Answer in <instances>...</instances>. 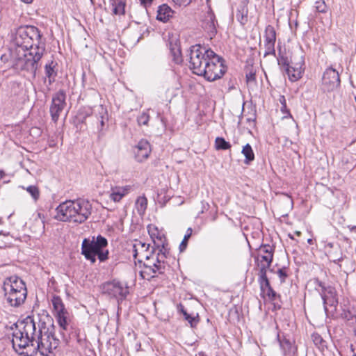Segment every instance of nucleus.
Listing matches in <instances>:
<instances>
[{
  "label": "nucleus",
  "mask_w": 356,
  "mask_h": 356,
  "mask_svg": "<svg viewBox=\"0 0 356 356\" xmlns=\"http://www.w3.org/2000/svg\"><path fill=\"white\" fill-rule=\"evenodd\" d=\"M42 36L34 26L19 27L13 35L10 47L0 57L5 68L22 72L29 79H35L45 51Z\"/></svg>",
  "instance_id": "f257e3e1"
},
{
  "label": "nucleus",
  "mask_w": 356,
  "mask_h": 356,
  "mask_svg": "<svg viewBox=\"0 0 356 356\" xmlns=\"http://www.w3.org/2000/svg\"><path fill=\"white\" fill-rule=\"evenodd\" d=\"M15 327L12 335L13 347L16 352H19L29 346H34L36 341L39 352L43 356H54V350L58 348L60 341L54 335V326H49L44 321H40L39 330L36 332L34 319L30 316L23 321L15 323Z\"/></svg>",
  "instance_id": "f03ea898"
},
{
  "label": "nucleus",
  "mask_w": 356,
  "mask_h": 356,
  "mask_svg": "<svg viewBox=\"0 0 356 356\" xmlns=\"http://www.w3.org/2000/svg\"><path fill=\"white\" fill-rule=\"evenodd\" d=\"M15 327L12 335L13 347L16 352H19L29 346H34L36 341L39 352L43 356H54V350L58 348L60 341L54 335V326H49L44 321H40L39 330L36 332L34 319L30 316L23 321L15 323Z\"/></svg>",
  "instance_id": "7ed1b4c3"
},
{
  "label": "nucleus",
  "mask_w": 356,
  "mask_h": 356,
  "mask_svg": "<svg viewBox=\"0 0 356 356\" xmlns=\"http://www.w3.org/2000/svg\"><path fill=\"white\" fill-rule=\"evenodd\" d=\"M189 58V67L193 73L204 76L208 81L221 79L227 71L223 58L200 44L190 47Z\"/></svg>",
  "instance_id": "20e7f679"
},
{
  "label": "nucleus",
  "mask_w": 356,
  "mask_h": 356,
  "mask_svg": "<svg viewBox=\"0 0 356 356\" xmlns=\"http://www.w3.org/2000/svg\"><path fill=\"white\" fill-rule=\"evenodd\" d=\"M56 212L54 218L58 220L81 224L91 215L92 204L85 199L67 200L56 207Z\"/></svg>",
  "instance_id": "39448f33"
},
{
  "label": "nucleus",
  "mask_w": 356,
  "mask_h": 356,
  "mask_svg": "<svg viewBox=\"0 0 356 356\" xmlns=\"http://www.w3.org/2000/svg\"><path fill=\"white\" fill-rule=\"evenodd\" d=\"M3 291L7 302L11 307L23 305L27 297V289L24 280L16 275L7 277L3 282Z\"/></svg>",
  "instance_id": "423d86ee"
},
{
  "label": "nucleus",
  "mask_w": 356,
  "mask_h": 356,
  "mask_svg": "<svg viewBox=\"0 0 356 356\" xmlns=\"http://www.w3.org/2000/svg\"><path fill=\"white\" fill-rule=\"evenodd\" d=\"M107 245V239L102 235L85 238L81 244V254L91 264L96 262L97 257L101 262H104L108 259L109 252L105 249Z\"/></svg>",
  "instance_id": "0eeeda50"
},
{
  "label": "nucleus",
  "mask_w": 356,
  "mask_h": 356,
  "mask_svg": "<svg viewBox=\"0 0 356 356\" xmlns=\"http://www.w3.org/2000/svg\"><path fill=\"white\" fill-rule=\"evenodd\" d=\"M255 262L259 271L258 281L261 292L266 293L269 298H274L275 296V292L271 288L266 275L267 270L270 266L272 262L262 261L261 259H259V258H255Z\"/></svg>",
  "instance_id": "6e6552de"
},
{
  "label": "nucleus",
  "mask_w": 356,
  "mask_h": 356,
  "mask_svg": "<svg viewBox=\"0 0 356 356\" xmlns=\"http://www.w3.org/2000/svg\"><path fill=\"white\" fill-rule=\"evenodd\" d=\"M102 290L104 293L115 298L118 301H122L129 294V289L127 284L115 280L104 283L102 286Z\"/></svg>",
  "instance_id": "1a4fd4ad"
},
{
  "label": "nucleus",
  "mask_w": 356,
  "mask_h": 356,
  "mask_svg": "<svg viewBox=\"0 0 356 356\" xmlns=\"http://www.w3.org/2000/svg\"><path fill=\"white\" fill-rule=\"evenodd\" d=\"M51 302L54 308V314L57 319L58 323L61 329L64 330H67V317L68 312L65 307L60 297L58 296H54L51 299Z\"/></svg>",
  "instance_id": "9d476101"
},
{
  "label": "nucleus",
  "mask_w": 356,
  "mask_h": 356,
  "mask_svg": "<svg viewBox=\"0 0 356 356\" xmlns=\"http://www.w3.org/2000/svg\"><path fill=\"white\" fill-rule=\"evenodd\" d=\"M65 99L66 93L64 90H58L52 97L49 111L51 120L54 122L58 121L60 113L66 106Z\"/></svg>",
  "instance_id": "9b49d317"
},
{
  "label": "nucleus",
  "mask_w": 356,
  "mask_h": 356,
  "mask_svg": "<svg viewBox=\"0 0 356 356\" xmlns=\"http://www.w3.org/2000/svg\"><path fill=\"white\" fill-rule=\"evenodd\" d=\"M339 72L332 67H328L323 73L322 85L323 89L327 91H332L340 86Z\"/></svg>",
  "instance_id": "f8f14e48"
},
{
  "label": "nucleus",
  "mask_w": 356,
  "mask_h": 356,
  "mask_svg": "<svg viewBox=\"0 0 356 356\" xmlns=\"http://www.w3.org/2000/svg\"><path fill=\"white\" fill-rule=\"evenodd\" d=\"M217 21L214 13L210 10L205 15L202 21V27L207 33V37L211 40L217 33Z\"/></svg>",
  "instance_id": "ddd939ff"
},
{
  "label": "nucleus",
  "mask_w": 356,
  "mask_h": 356,
  "mask_svg": "<svg viewBox=\"0 0 356 356\" xmlns=\"http://www.w3.org/2000/svg\"><path fill=\"white\" fill-rule=\"evenodd\" d=\"M135 159L138 162H143L147 159L151 152L150 145L146 140H141L138 142L134 149Z\"/></svg>",
  "instance_id": "4468645a"
},
{
  "label": "nucleus",
  "mask_w": 356,
  "mask_h": 356,
  "mask_svg": "<svg viewBox=\"0 0 356 356\" xmlns=\"http://www.w3.org/2000/svg\"><path fill=\"white\" fill-rule=\"evenodd\" d=\"M146 263L144 264V270L141 271L140 274L144 279L146 278L149 280V278L146 277L145 275H149L150 273H152L150 277H154L155 274L158 273V271L155 270V269L157 268L158 266L156 262V258L154 257V254H152L150 256H146Z\"/></svg>",
  "instance_id": "2eb2a0df"
},
{
  "label": "nucleus",
  "mask_w": 356,
  "mask_h": 356,
  "mask_svg": "<svg viewBox=\"0 0 356 356\" xmlns=\"http://www.w3.org/2000/svg\"><path fill=\"white\" fill-rule=\"evenodd\" d=\"M131 186L127 185L124 186L112 187L110 193V198L115 202H120L126 195L129 193Z\"/></svg>",
  "instance_id": "dca6fc26"
},
{
  "label": "nucleus",
  "mask_w": 356,
  "mask_h": 356,
  "mask_svg": "<svg viewBox=\"0 0 356 356\" xmlns=\"http://www.w3.org/2000/svg\"><path fill=\"white\" fill-rule=\"evenodd\" d=\"M257 251V254L255 258H259V259L268 262L273 261L274 251L273 246L268 244L261 245Z\"/></svg>",
  "instance_id": "f3484780"
},
{
  "label": "nucleus",
  "mask_w": 356,
  "mask_h": 356,
  "mask_svg": "<svg viewBox=\"0 0 356 356\" xmlns=\"http://www.w3.org/2000/svg\"><path fill=\"white\" fill-rule=\"evenodd\" d=\"M174 10L167 4L164 3L159 6L156 19L162 22H167L172 17Z\"/></svg>",
  "instance_id": "a211bd4d"
},
{
  "label": "nucleus",
  "mask_w": 356,
  "mask_h": 356,
  "mask_svg": "<svg viewBox=\"0 0 356 356\" xmlns=\"http://www.w3.org/2000/svg\"><path fill=\"white\" fill-rule=\"evenodd\" d=\"M314 286V289L319 293L321 296H325V293L329 295L333 294V287L331 286H326L325 284L320 281L318 278L312 279L309 282Z\"/></svg>",
  "instance_id": "6ab92c4d"
},
{
  "label": "nucleus",
  "mask_w": 356,
  "mask_h": 356,
  "mask_svg": "<svg viewBox=\"0 0 356 356\" xmlns=\"http://www.w3.org/2000/svg\"><path fill=\"white\" fill-rule=\"evenodd\" d=\"M57 63L51 61L49 63H47L44 66V72H45V81H48V85L51 86L56 80V76H57V71L55 70Z\"/></svg>",
  "instance_id": "aec40b11"
},
{
  "label": "nucleus",
  "mask_w": 356,
  "mask_h": 356,
  "mask_svg": "<svg viewBox=\"0 0 356 356\" xmlns=\"http://www.w3.org/2000/svg\"><path fill=\"white\" fill-rule=\"evenodd\" d=\"M169 49L172 61L175 64H181L183 62L181 48L177 43H169Z\"/></svg>",
  "instance_id": "412c9836"
},
{
  "label": "nucleus",
  "mask_w": 356,
  "mask_h": 356,
  "mask_svg": "<svg viewBox=\"0 0 356 356\" xmlns=\"http://www.w3.org/2000/svg\"><path fill=\"white\" fill-rule=\"evenodd\" d=\"M304 65V60L301 57L300 60L296 63L294 66L291 65V82L298 80L303 73L302 66Z\"/></svg>",
  "instance_id": "4be33fe9"
},
{
  "label": "nucleus",
  "mask_w": 356,
  "mask_h": 356,
  "mask_svg": "<svg viewBox=\"0 0 356 356\" xmlns=\"http://www.w3.org/2000/svg\"><path fill=\"white\" fill-rule=\"evenodd\" d=\"M163 249H164L163 244H162V249L159 250V252L157 253L155 257L156 262L158 266L155 270L158 271L159 274H163L165 270V259L166 258V255L165 252H163Z\"/></svg>",
  "instance_id": "5701e85b"
},
{
  "label": "nucleus",
  "mask_w": 356,
  "mask_h": 356,
  "mask_svg": "<svg viewBox=\"0 0 356 356\" xmlns=\"http://www.w3.org/2000/svg\"><path fill=\"white\" fill-rule=\"evenodd\" d=\"M113 13L115 15H124L126 0H111Z\"/></svg>",
  "instance_id": "b1692460"
},
{
  "label": "nucleus",
  "mask_w": 356,
  "mask_h": 356,
  "mask_svg": "<svg viewBox=\"0 0 356 356\" xmlns=\"http://www.w3.org/2000/svg\"><path fill=\"white\" fill-rule=\"evenodd\" d=\"M98 112L99 114V117L97 118L98 123L99 124V126H98V130L99 132H102L104 129L105 123L108 120V115L107 111L105 108H104L102 106H99L98 108Z\"/></svg>",
  "instance_id": "393cba45"
},
{
  "label": "nucleus",
  "mask_w": 356,
  "mask_h": 356,
  "mask_svg": "<svg viewBox=\"0 0 356 356\" xmlns=\"http://www.w3.org/2000/svg\"><path fill=\"white\" fill-rule=\"evenodd\" d=\"M147 207V199L145 196H140L137 198L135 207L140 216H143Z\"/></svg>",
  "instance_id": "a878e982"
},
{
  "label": "nucleus",
  "mask_w": 356,
  "mask_h": 356,
  "mask_svg": "<svg viewBox=\"0 0 356 356\" xmlns=\"http://www.w3.org/2000/svg\"><path fill=\"white\" fill-rule=\"evenodd\" d=\"M321 298L323 301V305L325 311L327 312V305L334 306L335 307L337 304V300L336 298V291L334 288H333V294L329 295L327 293H325V296H321Z\"/></svg>",
  "instance_id": "bb28decb"
},
{
  "label": "nucleus",
  "mask_w": 356,
  "mask_h": 356,
  "mask_svg": "<svg viewBox=\"0 0 356 356\" xmlns=\"http://www.w3.org/2000/svg\"><path fill=\"white\" fill-rule=\"evenodd\" d=\"M245 79L248 85L256 83V70L252 65H248L245 67Z\"/></svg>",
  "instance_id": "cd10ccee"
},
{
  "label": "nucleus",
  "mask_w": 356,
  "mask_h": 356,
  "mask_svg": "<svg viewBox=\"0 0 356 356\" xmlns=\"http://www.w3.org/2000/svg\"><path fill=\"white\" fill-rule=\"evenodd\" d=\"M148 232L154 241V245L158 247L160 246L159 243H156V239L158 240L161 243H163V236L159 233L158 229L155 226H148Z\"/></svg>",
  "instance_id": "c85d7f7f"
},
{
  "label": "nucleus",
  "mask_w": 356,
  "mask_h": 356,
  "mask_svg": "<svg viewBox=\"0 0 356 356\" xmlns=\"http://www.w3.org/2000/svg\"><path fill=\"white\" fill-rule=\"evenodd\" d=\"M265 43H275L276 40V34L274 28L268 25L265 29Z\"/></svg>",
  "instance_id": "c756f323"
},
{
  "label": "nucleus",
  "mask_w": 356,
  "mask_h": 356,
  "mask_svg": "<svg viewBox=\"0 0 356 356\" xmlns=\"http://www.w3.org/2000/svg\"><path fill=\"white\" fill-rule=\"evenodd\" d=\"M242 154L245 156V163L249 164L251 161L254 159V154L252 147L250 144H246L242 149Z\"/></svg>",
  "instance_id": "7c9ffc66"
},
{
  "label": "nucleus",
  "mask_w": 356,
  "mask_h": 356,
  "mask_svg": "<svg viewBox=\"0 0 356 356\" xmlns=\"http://www.w3.org/2000/svg\"><path fill=\"white\" fill-rule=\"evenodd\" d=\"M277 102L280 104V111L282 112V114L284 115L281 118L282 120H284V119H286L288 118V115L289 114V113L287 110L286 100L284 95H280L279 96Z\"/></svg>",
  "instance_id": "2f4dec72"
},
{
  "label": "nucleus",
  "mask_w": 356,
  "mask_h": 356,
  "mask_svg": "<svg viewBox=\"0 0 356 356\" xmlns=\"http://www.w3.org/2000/svg\"><path fill=\"white\" fill-rule=\"evenodd\" d=\"M277 61L284 74L289 77V63L288 61L287 57L280 56L277 58Z\"/></svg>",
  "instance_id": "473e14b6"
},
{
  "label": "nucleus",
  "mask_w": 356,
  "mask_h": 356,
  "mask_svg": "<svg viewBox=\"0 0 356 356\" xmlns=\"http://www.w3.org/2000/svg\"><path fill=\"white\" fill-rule=\"evenodd\" d=\"M216 147L217 149L225 150L229 149L231 147V145L223 138L218 137L216 139Z\"/></svg>",
  "instance_id": "72a5a7b5"
},
{
  "label": "nucleus",
  "mask_w": 356,
  "mask_h": 356,
  "mask_svg": "<svg viewBox=\"0 0 356 356\" xmlns=\"http://www.w3.org/2000/svg\"><path fill=\"white\" fill-rule=\"evenodd\" d=\"M25 189L33 198L35 201L38 200L40 197V191L35 186H29L26 188L22 187Z\"/></svg>",
  "instance_id": "f704fd0d"
},
{
  "label": "nucleus",
  "mask_w": 356,
  "mask_h": 356,
  "mask_svg": "<svg viewBox=\"0 0 356 356\" xmlns=\"http://www.w3.org/2000/svg\"><path fill=\"white\" fill-rule=\"evenodd\" d=\"M314 8L318 13H325L327 11V6L324 0H317L314 3Z\"/></svg>",
  "instance_id": "c9c22d12"
},
{
  "label": "nucleus",
  "mask_w": 356,
  "mask_h": 356,
  "mask_svg": "<svg viewBox=\"0 0 356 356\" xmlns=\"http://www.w3.org/2000/svg\"><path fill=\"white\" fill-rule=\"evenodd\" d=\"M149 120V115L146 111H143L137 118V122L138 125H147Z\"/></svg>",
  "instance_id": "e433bc0d"
},
{
  "label": "nucleus",
  "mask_w": 356,
  "mask_h": 356,
  "mask_svg": "<svg viewBox=\"0 0 356 356\" xmlns=\"http://www.w3.org/2000/svg\"><path fill=\"white\" fill-rule=\"evenodd\" d=\"M184 318L190 323L191 327H195L199 323L198 314H197L195 316H192L188 313H184Z\"/></svg>",
  "instance_id": "4c0bfd02"
},
{
  "label": "nucleus",
  "mask_w": 356,
  "mask_h": 356,
  "mask_svg": "<svg viewBox=\"0 0 356 356\" xmlns=\"http://www.w3.org/2000/svg\"><path fill=\"white\" fill-rule=\"evenodd\" d=\"M191 234H192V229L188 228L187 229L186 234H185V236L184 237V239L182 240L181 243L179 245V250L181 252H183L186 248V246L188 244V240L191 237Z\"/></svg>",
  "instance_id": "58836bf2"
},
{
  "label": "nucleus",
  "mask_w": 356,
  "mask_h": 356,
  "mask_svg": "<svg viewBox=\"0 0 356 356\" xmlns=\"http://www.w3.org/2000/svg\"><path fill=\"white\" fill-rule=\"evenodd\" d=\"M312 339L314 344L318 346L319 348L325 346V341L323 340V339L319 334L314 333L312 335Z\"/></svg>",
  "instance_id": "ea45409f"
},
{
  "label": "nucleus",
  "mask_w": 356,
  "mask_h": 356,
  "mask_svg": "<svg viewBox=\"0 0 356 356\" xmlns=\"http://www.w3.org/2000/svg\"><path fill=\"white\" fill-rule=\"evenodd\" d=\"M341 315V317L346 321L353 320V318L356 316V314L353 313L352 311H350L349 309H344Z\"/></svg>",
  "instance_id": "a19ab883"
},
{
  "label": "nucleus",
  "mask_w": 356,
  "mask_h": 356,
  "mask_svg": "<svg viewBox=\"0 0 356 356\" xmlns=\"http://www.w3.org/2000/svg\"><path fill=\"white\" fill-rule=\"evenodd\" d=\"M277 275H278L281 282H284L286 279L288 277V273H287L286 268L282 267L281 268H279L277 270Z\"/></svg>",
  "instance_id": "79ce46f5"
},
{
  "label": "nucleus",
  "mask_w": 356,
  "mask_h": 356,
  "mask_svg": "<svg viewBox=\"0 0 356 356\" xmlns=\"http://www.w3.org/2000/svg\"><path fill=\"white\" fill-rule=\"evenodd\" d=\"M265 52L264 56H267L269 54H275V43H265Z\"/></svg>",
  "instance_id": "37998d69"
},
{
  "label": "nucleus",
  "mask_w": 356,
  "mask_h": 356,
  "mask_svg": "<svg viewBox=\"0 0 356 356\" xmlns=\"http://www.w3.org/2000/svg\"><path fill=\"white\" fill-rule=\"evenodd\" d=\"M173 1L177 4H179V6H186L189 4L192 1V0H173Z\"/></svg>",
  "instance_id": "c03bdc74"
},
{
  "label": "nucleus",
  "mask_w": 356,
  "mask_h": 356,
  "mask_svg": "<svg viewBox=\"0 0 356 356\" xmlns=\"http://www.w3.org/2000/svg\"><path fill=\"white\" fill-rule=\"evenodd\" d=\"M154 0H140V4L144 6L145 8H147L149 6Z\"/></svg>",
  "instance_id": "a18cd8bd"
},
{
  "label": "nucleus",
  "mask_w": 356,
  "mask_h": 356,
  "mask_svg": "<svg viewBox=\"0 0 356 356\" xmlns=\"http://www.w3.org/2000/svg\"><path fill=\"white\" fill-rule=\"evenodd\" d=\"M177 310L181 312L184 316V313H187L186 310L184 308V306L182 304H179L177 305Z\"/></svg>",
  "instance_id": "49530a36"
},
{
  "label": "nucleus",
  "mask_w": 356,
  "mask_h": 356,
  "mask_svg": "<svg viewBox=\"0 0 356 356\" xmlns=\"http://www.w3.org/2000/svg\"><path fill=\"white\" fill-rule=\"evenodd\" d=\"M70 336H71V337H72V338H73V337H76V338L77 341H78L79 343H81V339L79 338V335L76 334V332H72V333L70 334Z\"/></svg>",
  "instance_id": "de8ad7c7"
},
{
  "label": "nucleus",
  "mask_w": 356,
  "mask_h": 356,
  "mask_svg": "<svg viewBox=\"0 0 356 356\" xmlns=\"http://www.w3.org/2000/svg\"><path fill=\"white\" fill-rule=\"evenodd\" d=\"M343 260V257H340L339 258H334L333 259V261L335 263V264H337L338 262L341 261Z\"/></svg>",
  "instance_id": "09e8293b"
},
{
  "label": "nucleus",
  "mask_w": 356,
  "mask_h": 356,
  "mask_svg": "<svg viewBox=\"0 0 356 356\" xmlns=\"http://www.w3.org/2000/svg\"><path fill=\"white\" fill-rule=\"evenodd\" d=\"M350 230L353 232H356V226H349Z\"/></svg>",
  "instance_id": "8fccbe9b"
},
{
  "label": "nucleus",
  "mask_w": 356,
  "mask_h": 356,
  "mask_svg": "<svg viewBox=\"0 0 356 356\" xmlns=\"http://www.w3.org/2000/svg\"><path fill=\"white\" fill-rule=\"evenodd\" d=\"M23 2L26 3H31L33 0H22Z\"/></svg>",
  "instance_id": "3c124183"
},
{
  "label": "nucleus",
  "mask_w": 356,
  "mask_h": 356,
  "mask_svg": "<svg viewBox=\"0 0 356 356\" xmlns=\"http://www.w3.org/2000/svg\"><path fill=\"white\" fill-rule=\"evenodd\" d=\"M4 175H5L4 172L3 170H0L1 179L3 177Z\"/></svg>",
  "instance_id": "603ef678"
},
{
  "label": "nucleus",
  "mask_w": 356,
  "mask_h": 356,
  "mask_svg": "<svg viewBox=\"0 0 356 356\" xmlns=\"http://www.w3.org/2000/svg\"><path fill=\"white\" fill-rule=\"evenodd\" d=\"M139 245H140L142 248H144L145 244V243H141L140 242L138 243Z\"/></svg>",
  "instance_id": "864d4df0"
},
{
  "label": "nucleus",
  "mask_w": 356,
  "mask_h": 356,
  "mask_svg": "<svg viewBox=\"0 0 356 356\" xmlns=\"http://www.w3.org/2000/svg\"><path fill=\"white\" fill-rule=\"evenodd\" d=\"M295 234L297 235V236H300L301 234V232H299V231H297L295 232Z\"/></svg>",
  "instance_id": "5fc2aeb1"
},
{
  "label": "nucleus",
  "mask_w": 356,
  "mask_h": 356,
  "mask_svg": "<svg viewBox=\"0 0 356 356\" xmlns=\"http://www.w3.org/2000/svg\"><path fill=\"white\" fill-rule=\"evenodd\" d=\"M307 241H308L309 243H311L312 240V239H308Z\"/></svg>",
  "instance_id": "6e6d98bb"
},
{
  "label": "nucleus",
  "mask_w": 356,
  "mask_h": 356,
  "mask_svg": "<svg viewBox=\"0 0 356 356\" xmlns=\"http://www.w3.org/2000/svg\"><path fill=\"white\" fill-rule=\"evenodd\" d=\"M41 222V224L42 225V228L44 229V222H43L42 221V222Z\"/></svg>",
  "instance_id": "4d7b16f0"
},
{
  "label": "nucleus",
  "mask_w": 356,
  "mask_h": 356,
  "mask_svg": "<svg viewBox=\"0 0 356 356\" xmlns=\"http://www.w3.org/2000/svg\"><path fill=\"white\" fill-rule=\"evenodd\" d=\"M135 252H136V250H135ZM136 252H135V254H134V256L136 257Z\"/></svg>",
  "instance_id": "13d9d810"
},
{
  "label": "nucleus",
  "mask_w": 356,
  "mask_h": 356,
  "mask_svg": "<svg viewBox=\"0 0 356 356\" xmlns=\"http://www.w3.org/2000/svg\"><path fill=\"white\" fill-rule=\"evenodd\" d=\"M290 238H291V240H293V237L291 235Z\"/></svg>",
  "instance_id": "bf43d9fd"
},
{
  "label": "nucleus",
  "mask_w": 356,
  "mask_h": 356,
  "mask_svg": "<svg viewBox=\"0 0 356 356\" xmlns=\"http://www.w3.org/2000/svg\"><path fill=\"white\" fill-rule=\"evenodd\" d=\"M290 15H291V17H292V15H293V13H292L291 11V13H290Z\"/></svg>",
  "instance_id": "052dcab7"
},
{
  "label": "nucleus",
  "mask_w": 356,
  "mask_h": 356,
  "mask_svg": "<svg viewBox=\"0 0 356 356\" xmlns=\"http://www.w3.org/2000/svg\"><path fill=\"white\" fill-rule=\"evenodd\" d=\"M352 356H356V353H354Z\"/></svg>",
  "instance_id": "680f3d73"
},
{
  "label": "nucleus",
  "mask_w": 356,
  "mask_h": 356,
  "mask_svg": "<svg viewBox=\"0 0 356 356\" xmlns=\"http://www.w3.org/2000/svg\"><path fill=\"white\" fill-rule=\"evenodd\" d=\"M280 346L282 347L283 346V343L282 342H280Z\"/></svg>",
  "instance_id": "e2e57ef3"
},
{
  "label": "nucleus",
  "mask_w": 356,
  "mask_h": 356,
  "mask_svg": "<svg viewBox=\"0 0 356 356\" xmlns=\"http://www.w3.org/2000/svg\"><path fill=\"white\" fill-rule=\"evenodd\" d=\"M293 202H291V208L293 207Z\"/></svg>",
  "instance_id": "0e129e2a"
},
{
  "label": "nucleus",
  "mask_w": 356,
  "mask_h": 356,
  "mask_svg": "<svg viewBox=\"0 0 356 356\" xmlns=\"http://www.w3.org/2000/svg\"><path fill=\"white\" fill-rule=\"evenodd\" d=\"M295 25H296V26H297V25H298V22H295Z\"/></svg>",
  "instance_id": "69168bd1"
},
{
  "label": "nucleus",
  "mask_w": 356,
  "mask_h": 356,
  "mask_svg": "<svg viewBox=\"0 0 356 356\" xmlns=\"http://www.w3.org/2000/svg\"><path fill=\"white\" fill-rule=\"evenodd\" d=\"M3 234V232L2 231H0V235Z\"/></svg>",
  "instance_id": "338daca9"
},
{
  "label": "nucleus",
  "mask_w": 356,
  "mask_h": 356,
  "mask_svg": "<svg viewBox=\"0 0 356 356\" xmlns=\"http://www.w3.org/2000/svg\"><path fill=\"white\" fill-rule=\"evenodd\" d=\"M355 102H356V97H355Z\"/></svg>",
  "instance_id": "774afa93"
}]
</instances>
